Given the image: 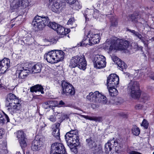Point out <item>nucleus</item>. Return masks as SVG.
Instances as JSON below:
<instances>
[{"mask_svg":"<svg viewBox=\"0 0 154 154\" xmlns=\"http://www.w3.org/2000/svg\"><path fill=\"white\" fill-rule=\"evenodd\" d=\"M60 126V124L59 123H57L56 124L55 127V128H53L54 129H58L59 128V127Z\"/></svg>","mask_w":154,"mask_h":154,"instance_id":"53","label":"nucleus"},{"mask_svg":"<svg viewBox=\"0 0 154 154\" xmlns=\"http://www.w3.org/2000/svg\"><path fill=\"white\" fill-rule=\"evenodd\" d=\"M30 72L29 68L27 67H20L17 70V74L18 75V77L20 79H25Z\"/></svg>","mask_w":154,"mask_h":154,"instance_id":"17","label":"nucleus"},{"mask_svg":"<svg viewBox=\"0 0 154 154\" xmlns=\"http://www.w3.org/2000/svg\"><path fill=\"white\" fill-rule=\"evenodd\" d=\"M62 94L66 95H72L75 94V92L72 85L69 82L65 81H62L61 84Z\"/></svg>","mask_w":154,"mask_h":154,"instance_id":"9","label":"nucleus"},{"mask_svg":"<svg viewBox=\"0 0 154 154\" xmlns=\"http://www.w3.org/2000/svg\"><path fill=\"white\" fill-rule=\"evenodd\" d=\"M149 77L151 79L154 80V75H151L149 76Z\"/></svg>","mask_w":154,"mask_h":154,"instance_id":"55","label":"nucleus"},{"mask_svg":"<svg viewBox=\"0 0 154 154\" xmlns=\"http://www.w3.org/2000/svg\"><path fill=\"white\" fill-rule=\"evenodd\" d=\"M86 141L88 143L89 147L91 148L92 150L97 146L95 142L91 140L90 139H87L86 140Z\"/></svg>","mask_w":154,"mask_h":154,"instance_id":"30","label":"nucleus"},{"mask_svg":"<svg viewBox=\"0 0 154 154\" xmlns=\"http://www.w3.org/2000/svg\"><path fill=\"white\" fill-rule=\"evenodd\" d=\"M10 60L5 58L0 61V74L4 73L10 67Z\"/></svg>","mask_w":154,"mask_h":154,"instance_id":"18","label":"nucleus"},{"mask_svg":"<svg viewBox=\"0 0 154 154\" xmlns=\"http://www.w3.org/2000/svg\"><path fill=\"white\" fill-rule=\"evenodd\" d=\"M116 87H107L110 95L112 97L116 96L118 94L117 90Z\"/></svg>","mask_w":154,"mask_h":154,"instance_id":"27","label":"nucleus"},{"mask_svg":"<svg viewBox=\"0 0 154 154\" xmlns=\"http://www.w3.org/2000/svg\"><path fill=\"white\" fill-rule=\"evenodd\" d=\"M87 62L84 55H77L72 57L69 66L72 68L77 67L80 69L84 70L86 68Z\"/></svg>","mask_w":154,"mask_h":154,"instance_id":"6","label":"nucleus"},{"mask_svg":"<svg viewBox=\"0 0 154 154\" xmlns=\"http://www.w3.org/2000/svg\"><path fill=\"white\" fill-rule=\"evenodd\" d=\"M48 119H49L51 121L53 122H55L56 120V118L54 115H51L48 118Z\"/></svg>","mask_w":154,"mask_h":154,"instance_id":"41","label":"nucleus"},{"mask_svg":"<svg viewBox=\"0 0 154 154\" xmlns=\"http://www.w3.org/2000/svg\"><path fill=\"white\" fill-rule=\"evenodd\" d=\"M17 137L19 140L20 144L22 149L26 147L27 145V139L25 137L23 132L19 131L17 133Z\"/></svg>","mask_w":154,"mask_h":154,"instance_id":"16","label":"nucleus"},{"mask_svg":"<svg viewBox=\"0 0 154 154\" xmlns=\"http://www.w3.org/2000/svg\"><path fill=\"white\" fill-rule=\"evenodd\" d=\"M92 42H91L90 38L88 37V34L86 36L84 37V38L82 42H80L78 44V46H86L87 45H93Z\"/></svg>","mask_w":154,"mask_h":154,"instance_id":"21","label":"nucleus"},{"mask_svg":"<svg viewBox=\"0 0 154 154\" xmlns=\"http://www.w3.org/2000/svg\"><path fill=\"white\" fill-rule=\"evenodd\" d=\"M141 22V23L142 24H144L145 23V21L143 20V22L141 21V22Z\"/></svg>","mask_w":154,"mask_h":154,"instance_id":"59","label":"nucleus"},{"mask_svg":"<svg viewBox=\"0 0 154 154\" xmlns=\"http://www.w3.org/2000/svg\"><path fill=\"white\" fill-rule=\"evenodd\" d=\"M132 132L134 135L138 136L140 133V130L136 126H134L132 129Z\"/></svg>","mask_w":154,"mask_h":154,"instance_id":"33","label":"nucleus"},{"mask_svg":"<svg viewBox=\"0 0 154 154\" xmlns=\"http://www.w3.org/2000/svg\"><path fill=\"white\" fill-rule=\"evenodd\" d=\"M32 25L35 28L40 30L42 29L45 26H47L54 30L61 35H65L67 32H65V29L61 26L55 22H51L48 16H35L32 23Z\"/></svg>","mask_w":154,"mask_h":154,"instance_id":"1","label":"nucleus"},{"mask_svg":"<svg viewBox=\"0 0 154 154\" xmlns=\"http://www.w3.org/2000/svg\"><path fill=\"white\" fill-rule=\"evenodd\" d=\"M70 32V30L69 29H65V32L66 33L67 32V34L69 33Z\"/></svg>","mask_w":154,"mask_h":154,"instance_id":"54","label":"nucleus"},{"mask_svg":"<svg viewBox=\"0 0 154 154\" xmlns=\"http://www.w3.org/2000/svg\"><path fill=\"white\" fill-rule=\"evenodd\" d=\"M64 104V103L62 100L60 101L59 103H58L57 102V106L59 107L63 106Z\"/></svg>","mask_w":154,"mask_h":154,"instance_id":"48","label":"nucleus"},{"mask_svg":"<svg viewBox=\"0 0 154 154\" xmlns=\"http://www.w3.org/2000/svg\"><path fill=\"white\" fill-rule=\"evenodd\" d=\"M49 104L48 103V101L43 103L42 104V106L45 109H48L50 108L49 107Z\"/></svg>","mask_w":154,"mask_h":154,"instance_id":"42","label":"nucleus"},{"mask_svg":"<svg viewBox=\"0 0 154 154\" xmlns=\"http://www.w3.org/2000/svg\"><path fill=\"white\" fill-rule=\"evenodd\" d=\"M136 45V47H134V49H136L137 50H140L141 51H143V47L142 46H139L137 43H134L132 44V45Z\"/></svg>","mask_w":154,"mask_h":154,"instance_id":"38","label":"nucleus"},{"mask_svg":"<svg viewBox=\"0 0 154 154\" xmlns=\"http://www.w3.org/2000/svg\"><path fill=\"white\" fill-rule=\"evenodd\" d=\"M135 36L137 37L139 39H141L142 38V36L138 32L137 33Z\"/></svg>","mask_w":154,"mask_h":154,"instance_id":"49","label":"nucleus"},{"mask_svg":"<svg viewBox=\"0 0 154 154\" xmlns=\"http://www.w3.org/2000/svg\"><path fill=\"white\" fill-rule=\"evenodd\" d=\"M110 44L109 48L110 51L113 50H125L129 45V42L128 41L120 39L117 37L112 38L110 40Z\"/></svg>","mask_w":154,"mask_h":154,"instance_id":"5","label":"nucleus"},{"mask_svg":"<svg viewBox=\"0 0 154 154\" xmlns=\"http://www.w3.org/2000/svg\"><path fill=\"white\" fill-rule=\"evenodd\" d=\"M94 12V10L93 9H90L87 8L85 11V18L86 20L88 19L89 20V19H91L93 17V12Z\"/></svg>","mask_w":154,"mask_h":154,"instance_id":"26","label":"nucleus"},{"mask_svg":"<svg viewBox=\"0 0 154 154\" xmlns=\"http://www.w3.org/2000/svg\"><path fill=\"white\" fill-rule=\"evenodd\" d=\"M29 4L28 0H13L11 4V7L13 9L25 8L29 6Z\"/></svg>","mask_w":154,"mask_h":154,"instance_id":"12","label":"nucleus"},{"mask_svg":"<svg viewBox=\"0 0 154 154\" xmlns=\"http://www.w3.org/2000/svg\"><path fill=\"white\" fill-rule=\"evenodd\" d=\"M111 25L113 26H116L117 25L118 20L116 18L113 17L111 20Z\"/></svg>","mask_w":154,"mask_h":154,"instance_id":"35","label":"nucleus"},{"mask_svg":"<svg viewBox=\"0 0 154 154\" xmlns=\"http://www.w3.org/2000/svg\"><path fill=\"white\" fill-rule=\"evenodd\" d=\"M81 116L85 119L96 122H101L103 121L102 117L100 116H88L81 115Z\"/></svg>","mask_w":154,"mask_h":154,"instance_id":"23","label":"nucleus"},{"mask_svg":"<svg viewBox=\"0 0 154 154\" xmlns=\"http://www.w3.org/2000/svg\"><path fill=\"white\" fill-rule=\"evenodd\" d=\"M52 135L57 139L60 138V129H53Z\"/></svg>","mask_w":154,"mask_h":154,"instance_id":"31","label":"nucleus"},{"mask_svg":"<svg viewBox=\"0 0 154 154\" xmlns=\"http://www.w3.org/2000/svg\"><path fill=\"white\" fill-rule=\"evenodd\" d=\"M88 37L90 38L93 45L98 43L100 39L99 31L95 29L90 30L88 33Z\"/></svg>","mask_w":154,"mask_h":154,"instance_id":"13","label":"nucleus"},{"mask_svg":"<svg viewBox=\"0 0 154 154\" xmlns=\"http://www.w3.org/2000/svg\"><path fill=\"white\" fill-rule=\"evenodd\" d=\"M152 1L154 2V0H151Z\"/></svg>","mask_w":154,"mask_h":154,"instance_id":"63","label":"nucleus"},{"mask_svg":"<svg viewBox=\"0 0 154 154\" xmlns=\"http://www.w3.org/2000/svg\"><path fill=\"white\" fill-rule=\"evenodd\" d=\"M65 1L69 4L72 5L75 3L76 0H65Z\"/></svg>","mask_w":154,"mask_h":154,"instance_id":"46","label":"nucleus"},{"mask_svg":"<svg viewBox=\"0 0 154 154\" xmlns=\"http://www.w3.org/2000/svg\"><path fill=\"white\" fill-rule=\"evenodd\" d=\"M5 148H6V145H5Z\"/></svg>","mask_w":154,"mask_h":154,"instance_id":"62","label":"nucleus"},{"mask_svg":"<svg viewBox=\"0 0 154 154\" xmlns=\"http://www.w3.org/2000/svg\"><path fill=\"white\" fill-rule=\"evenodd\" d=\"M119 78L115 74H112L108 77L107 80V87H116L119 84Z\"/></svg>","mask_w":154,"mask_h":154,"instance_id":"14","label":"nucleus"},{"mask_svg":"<svg viewBox=\"0 0 154 154\" xmlns=\"http://www.w3.org/2000/svg\"><path fill=\"white\" fill-rule=\"evenodd\" d=\"M140 40H141V42H143V43L145 42L144 41V40L143 39V38L142 37V38L141 39H140Z\"/></svg>","mask_w":154,"mask_h":154,"instance_id":"57","label":"nucleus"},{"mask_svg":"<svg viewBox=\"0 0 154 154\" xmlns=\"http://www.w3.org/2000/svg\"><path fill=\"white\" fill-rule=\"evenodd\" d=\"M142 19H145H145H146V18H144V17H143V18H142Z\"/></svg>","mask_w":154,"mask_h":154,"instance_id":"61","label":"nucleus"},{"mask_svg":"<svg viewBox=\"0 0 154 154\" xmlns=\"http://www.w3.org/2000/svg\"><path fill=\"white\" fill-rule=\"evenodd\" d=\"M4 129L0 128V138H1L2 136L4 134Z\"/></svg>","mask_w":154,"mask_h":154,"instance_id":"51","label":"nucleus"},{"mask_svg":"<svg viewBox=\"0 0 154 154\" xmlns=\"http://www.w3.org/2000/svg\"><path fill=\"white\" fill-rule=\"evenodd\" d=\"M39 140H34L32 142L31 146L32 150L34 151H37L40 149V148L42 145V142Z\"/></svg>","mask_w":154,"mask_h":154,"instance_id":"19","label":"nucleus"},{"mask_svg":"<svg viewBox=\"0 0 154 154\" xmlns=\"http://www.w3.org/2000/svg\"><path fill=\"white\" fill-rule=\"evenodd\" d=\"M6 106L8 107L7 110L12 115L19 113L21 108V104L17 97L12 93L8 94L5 101Z\"/></svg>","mask_w":154,"mask_h":154,"instance_id":"2","label":"nucleus"},{"mask_svg":"<svg viewBox=\"0 0 154 154\" xmlns=\"http://www.w3.org/2000/svg\"><path fill=\"white\" fill-rule=\"evenodd\" d=\"M143 44L144 45L145 47H147L148 46V44L146 43L145 42L143 43Z\"/></svg>","mask_w":154,"mask_h":154,"instance_id":"56","label":"nucleus"},{"mask_svg":"<svg viewBox=\"0 0 154 154\" xmlns=\"http://www.w3.org/2000/svg\"><path fill=\"white\" fill-rule=\"evenodd\" d=\"M74 22V20L73 18H70L69 20L68 21L67 24L68 25L69 24H72Z\"/></svg>","mask_w":154,"mask_h":154,"instance_id":"44","label":"nucleus"},{"mask_svg":"<svg viewBox=\"0 0 154 154\" xmlns=\"http://www.w3.org/2000/svg\"><path fill=\"white\" fill-rule=\"evenodd\" d=\"M44 88L42 86L39 85H37L30 88V91L32 92H36L37 91L40 92L41 93H44Z\"/></svg>","mask_w":154,"mask_h":154,"instance_id":"22","label":"nucleus"},{"mask_svg":"<svg viewBox=\"0 0 154 154\" xmlns=\"http://www.w3.org/2000/svg\"><path fill=\"white\" fill-rule=\"evenodd\" d=\"M50 154H67L63 145L55 143L51 145Z\"/></svg>","mask_w":154,"mask_h":154,"instance_id":"10","label":"nucleus"},{"mask_svg":"<svg viewBox=\"0 0 154 154\" xmlns=\"http://www.w3.org/2000/svg\"><path fill=\"white\" fill-rule=\"evenodd\" d=\"M141 97L143 100V101H144L149 100V98L148 95L146 94H144Z\"/></svg>","mask_w":154,"mask_h":154,"instance_id":"39","label":"nucleus"},{"mask_svg":"<svg viewBox=\"0 0 154 154\" xmlns=\"http://www.w3.org/2000/svg\"><path fill=\"white\" fill-rule=\"evenodd\" d=\"M117 142L114 141L111 143L110 141H109L107 143L105 144V149L106 152L107 153L111 151L112 148H113L114 146L116 147L117 146Z\"/></svg>","mask_w":154,"mask_h":154,"instance_id":"20","label":"nucleus"},{"mask_svg":"<svg viewBox=\"0 0 154 154\" xmlns=\"http://www.w3.org/2000/svg\"><path fill=\"white\" fill-rule=\"evenodd\" d=\"M53 111V114L54 115V116H59L61 113L60 111H58L55 110H54Z\"/></svg>","mask_w":154,"mask_h":154,"instance_id":"45","label":"nucleus"},{"mask_svg":"<svg viewBox=\"0 0 154 154\" xmlns=\"http://www.w3.org/2000/svg\"><path fill=\"white\" fill-rule=\"evenodd\" d=\"M65 8V3L64 2L58 3L55 2L52 4L50 8L53 12L57 13H60Z\"/></svg>","mask_w":154,"mask_h":154,"instance_id":"15","label":"nucleus"},{"mask_svg":"<svg viewBox=\"0 0 154 154\" xmlns=\"http://www.w3.org/2000/svg\"><path fill=\"white\" fill-rule=\"evenodd\" d=\"M98 12L99 11L97 10H94V12H93V17L95 19L97 18L98 15Z\"/></svg>","mask_w":154,"mask_h":154,"instance_id":"40","label":"nucleus"},{"mask_svg":"<svg viewBox=\"0 0 154 154\" xmlns=\"http://www.w3.org/2000/svg\"><path fill=\"white\" fill-rule=\"evenodd\" d=\"M46 126V124H45L44 122H43L42 125H41L40 127L42 130H44V128Z\"/></svg>","mask_w":154,"mask_h":154,"instance_id":"52","label":"nucleus"},{"mask_svg":"<svg viewBox=\"0 0 154 154\" xmlns=\"http://www.w3.org/2000/svg\"><path fill=\"white\" fill-rule=\"evenodd\" d=\"M127 91L131 97L134 99H138L140 96L139 84L137 81H131L128 85Z\"/></svg>","mask_w":154,"mask_h":154,"instance_id":"7","label":"nucleus"},{"mask_svg":"<svg viewBox=\"0 0 154 154\" xmlns=\"http://www.w3.org/2000/svg\"><path fill=\"white\" fill-rule=\"evenodd\" d=\"M149 125V123L147 120L145 119H144L142 122L141 126L146 129L148 128Z\"/></svg>","mask_w":154,"mask_h":154,"instance_id":"36","label":"nucleus"},{"mask_svg":"<svg viewBox=\"0 0 154 154\" xmlns=\"http://www.w3.org/2000/svg\"><path fill=\"white\" fill-rule=\"evenodd\" d=\"M111 58L112 60L116 63V62H117V61L120 60L119 58L117 56L114 55H112Z\"/></svg>","mask_w":154,"mask_h":154,"instance_id":"37","label":"nucleus"},{"mask_svg":"<svg viewBox=\"0 0 154 154\" xmlns=\"http://www.w3.org/2000/svg\"><path fill=\"white\" fill-rule=\"evenodd\" d=\"M135 108L137 109H140L143 108V105L141 104H138L135 106Z\"/></svg>","mask_w":154,"mask_h":154,"instance_id":"47","label":"nucleus"},{"mask_svg":"<svg viewBox=\"0 0 154 154\" xmlns=\"http://www.w3.org/2000/svg\"><path fill=\"white\" fill-rule=\"evenodd\" d=\"M103 2V3L104 5H107L109 3V0H101Z\"/></svg>","mask_w":154,"mask_h":154,"instance_id":"50","label":"nucleus"},{"mask_svg":"<svg viewBox=\"0 0 154 154\" xmlns=\"http://www.w3.org/2000/svg\"><path fill=\"white\" fill-rule=\"evenodd\" d=\"M153 154H154V152H153Z\"/></svg>","mask_w":154,"mask_h":154,"instance_id":"64","label":"nucleus"},{"mask_svg":"<svg viewBox=\"0 0 154 154\" xmlns=\"http://www.w3.org/2000/svg\"><path fill=\"white\" fill-rule=\"evenodd\" d=\"M50 108L53 109V107L57 106V101L54 100H51L48 101Z\"/></svg>","mask_w":154,"mask_h":154,"instance_id":"32","label":"nucleus"},{"mask_svg":"<svg viewBox=\"0 0 154 154\" xmlns=\"http://www.w3.org/2000/svg\"><path fill=\"white\" fill-rule=\"evenodd\" d=\"M64 54V53L61 50H53L45 54L44 58L49 63H56L63 60Z\"/></svg>","mask_w":154,"mask_h":154,"instance_id":"4","label":"nucleus"},{"mask_svg":"<svg viewBox=\"0 0 154 154\" xmlns=\"http://www.w3.org/2000/svg\"><path fill=\"white\" fill-rule=\"evenodd\" d=\"M81 7H82V6H79V8H81Z\"/></svg>","mask_w":154,"mask_h":154,"instance_id":"60","label":"nucleus"},{"mask_svg":"<svg viewBox=\"0 0 154 154\" xmlns=\"http://www.w3.org/2000/svg\"><path fill=\"white\" fill-rule=\"evenodd\" d=\"M42 67V64L41 63H37L32 67V72L33 73H38L40 72Z\"/></svg>","mask_w":154,"mask_h":154,"instance_id":"25","label":"nucleus"},{"mask_svg":"<svg viewBox=\"0 0 154 154\" xmlns=\"http://www.w3.org/2000/svg\"><path fill=\"white\" fill-rule=\"evenodd\" d=\"M134 43H132V44H131V46L132 47H133L134 48V47H136V45H132V44H133Z\"/></svg>","mask_w":154,"mask_h":154,"instance_id":"58","label":"nucleus"},{"mask_svg":"<svg viewBox=\"0 0 154 154\" xmlns=\"http://www.w3.org/2000/svg\"><path fill=\"white\" fill-rule=\"evenodd\" d=\"M3 113L4 115L0 112V124H3L5 122L6 120L7 122L10 121V119L8 115L4 112Z\"/></svg>","mask_w":154,"mask_h":154,"instance_id":"24","label":"nucleus"},{"mask_svg":"<svg viewBox=\"0 0 154 154\" xmlns=\"http://www.w3.org/2000/svg\"><path fill=\"white\" fill-rule=\"evenodd\" d=\"M119 67H120L123 70L124 69H126L127 67V66L123 61L120 60L116 62Z\"/></svg>","mask_w":154,"mask_h":154,"instance_id":"34","label":"nucleus"},{"mask_svg":"<svg viewBox=\"0 0 154 154\" xmlns=\"http://www.w3.org/2000/svg\"><path fill=\"white\" fill-rule=\"evenodd\" d=\"M87 98L91 102L95 103L105 104L107 102L106 98L98 91H96L94 93L90 92L87 96Z\"/></svg>","mask_w":154,"mask_h":154,"instance_id":"8","label":"nucleus"},{"mask_svg":"<svg viewBox=\"0 0 154 154\" xmlns=\"http://www.w3.org/2000/svg\"><path fill=\"white\" fill-rule=\"evenodd\" d=\"M65 139L67 145L71 151L75 153L78 152L76 146L79 144V135L77 130H71L66 133L65 136Z\"/></svg>","mask_w":154,"mask_h":154,"instance_id":"3","label":"nucleus"},{"mask_svg":"<svg viewBox=\"0 0 154 154\" xmlns=\"http://www.w3.org/2000/svg\"><path fill=\"white\" fill-rule=\"evenodd\" d=\"M127 31L131 33L132 34H133L132 35L134 36L137 33V32L136 31L134 30H131L129 29H127Z\"/></svg>","mask_w":154,"mask_h":154,"instance_id":"43","label":"nucleus"},{"mask_svg":"<svg viewBox=\"0 0 154 154\" xmlns=\"http://www.w3.org/2000/svg\"><path fill=\"white\" fill-rule=\"evenodd\" d=\"M93 62L94 67L97 69L105 67L106 64L105 57L100 55H95L94 57Z\"/></svg>","mask_w":154,"mask_h":154,"instance_id":"11","label":"nucleus"},{"mask_svg":"<svg viewBox=\"0 0 154 154\" xmlns=\"http://www.w3.org/2000/svg\"><path fill=\"white\" fill-rule=\"evenodd\" d=\"M93 154H100L102 152V147L100 145L97 146L92 150Z\"/></svg>","mask_w":154,"mask_h":154,"instance_id":"28","label":"nucleus"},{"mask_svg":"<svg viewBox=\"0 0 154 154\" xmlns=\"http://www.w3.org/2000/svg\"><path fill=\"white\" fill-rule=\"evenodd\" d=\"M128 17L130 18V20L134 23H137L138 20L140 19V16L139 15L132 14L129 16Z\"/></svg>","mask_w":154,"mask_h":154,"instance_id":"29","label":"nucleus"}]
</instances>
